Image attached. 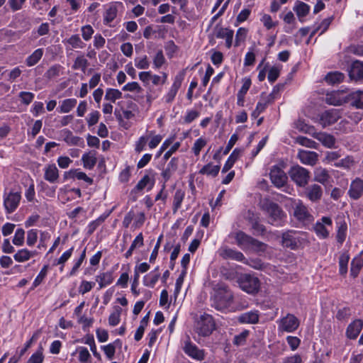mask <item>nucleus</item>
<instances>
[{
    "instance_id": "f257e3e1",
    "label": "nucleus",
    "mask_w": 363,
    "mask_h": 363,
    "mask_svg": "<svg viewBox=\"0 0 363 363\" xmlns=\"http://www.w3.org/2000/svg\"><path fill=\"white\" fill-rule=\"evenodd\" d=\"M214 291L212 306L218 311L228 308L233 300V294L228 286L224 284H218Z\"/></svg>"
},
{
    "instance_id": "f03ea898",
    "label": "nucleus",
    "mask_w": 363,
    "mask_h": 363,
    "mask_svg": "<svg viewBox=\"0 0 363 363\" xmlns=\"http://www.w3.org/2000/svg\"><path fill=\"white\" fill-rule=\"evenodd\" d=\"M262 209L267 214L269 224L275 226L282 225L286 215L277 203L269 200H264L262 203Z\"/></svg>"
},
{
    "instance_id": "7ed1b4c3",
    "label": "nucleus",
    "mask_w": 363,
    "mask_h": 363,
    "mask_svg": "<svg viewBox=\"0 0 363 363\" xmlns=\"http://www.w3.org/2000/svg\"><path fill=\"white\" fill-rule=\"evenodd\" d=\"M238 283L242 290L248 294H255L259 290L260 282L259 279L250 274H242L238 278Z\"/></svg>"
},
{
    "instance_id": "20e7f679",
    "label": "nucleus",
    "mask_w": 363,
    "mask_h": 363,
    "mask_svg": "<svg viewBox=\"0 0 363 363\" xmlns=\"http://www.w3.org/2000/svg\"><path fill=\"white\" fill-rule=\"evenodd\" d=\"M289 174L291 180L298 186L304 187L309 182L310 172L304 167L295 165L291 167Z\"/></svg>"
},
{
    "instance_id": "39448f33",
    "label": "nucleus",
    "mask_w": 363,
    "mask_h": 363,
    "mask_svg": "<svg viewBox=\"0 0 363 363\" xmlns=\"http://www.w3.org/2000/svg\"><path fill=\"white\" fill-rule=\"evenodd\" d=\"M278 329L280 332L293 333L299 327V320L291 313H288L278 322Z\"/></svg>"
},
{
    "instance_id": "423d86ee",
    "label": "nucleus",
    "mask_w": 363,
    "mask_h": 363,
    "mask_svg": "<svg viewBox=\"0 0 363 363\" xmlns=\"http://www.w3.org/2000/svg\"><path fill=\"white\" fill-rule=\"evenodd\" d=\"M340 117V111L332 108L320 113L317 121L323 128H325L335 123Z\"/></svg>"
},
{
    "instance_id": "0eeeda50",
    "label": "nucleus",
    "mask_w": 363,
    "mask_h": 363,
    "mask_svg": "<svg viewBox=\"0 0 363 363\" xmlns=\"http://www.w3.org/2000/svg\"><path fill=\"white\" fill-rule=\"evenodd\" d=\"M215 329V323L213 317L208 314L202 315L197 323V330L199 335L208 336Z\"/></svg>"
},
{
    "instance_id": "6e6552de",
    "label": "nucleus",
    "mask_w": 363,
    "mask_h": 363,
    "mask_svg": "<svg viewBox=\"0 0 363 363\" xmlns=\"http://www.w3.org/2000/svg\"><path fill=\"white\" fill-rule=\"evenodd\" d=\"M272 184L277 188L283 187L288 181V177L284 171L277 166H274L269 173Z\"/></svg>"
},
{
    "instance_id": "1a4fd4ad",
    "label": "nucleus",
    "mask_w": 363,
    "mask_h": 363,
    "mask_svg": "<svg viewBox=\"0 0 363 363\" xmlns=\"http://www.w3.org/2000/svg\"><path fill=\"white\" fill-rule=\"evenodd\" d=\"M325 101L329 105L341 106L349 101V96L344 91H334L325 95Z\"/></svg>"
},
{
    "instance_id": "9d476101",
    "label": "nucleus",
    "mask_w": 363,
    "mask_h": 363,
    "mask_svg": "<svg viewBox=\"0 0 363 363\" xmlns=\"http://www.w3.org/2000/svg\"><path fill=\"white\" fill-rule=\"evenodd\" d=\"M282 245L285 247L296 250L301 245V242L297 236V233L294 230H288L282 234Z\"/></svg>"
},
{
    "instance_id": "9b49d317",
    "label": "nucleus",
    "mask_w": 363,
    "mask_h": 363,
    "mask_svg": "<svg viewBox=\"0 0 363 363\" xmlns=\"http://www.w3.org/2000/svg\"><path fill=\"white\" fill-rule=\"evenodd\" d=\"M21 196L19 192L11 191L5 196L4 205L8 213H13L18 207L21 201Z\"/></svg>"
},
{
    "instance_id": "f8f14e48",
    "label": "nucleus",
    "mask_w": 363,
    "mask_h": 363,
    "mask_svg": "<svg viewBox=\"0 0 363 363\" xmlns=\"http://www.w3.org/2000/svg\"><path fill=\"white\" fill-rule=\"evenodd\" d=\"M184 75L185 70H182L175 77L174 83L170 90L165 96V101L167 103H171L174 100L178 90L182 86V83L184 79Z\"/></svg>"
},
{
    "instance_id": "ddd939ff",
    "label": "nucleus",
    "mask_w": 363,
    "mask_h": 363,
    "mask_svg": "<svg viewBox=\"0 0 363 363\" xmlns=\"http://www.w3.org/2000/svg\"><path fill=\"white\" fill-rule=\"evenodd\" d=\"M213 33L217 38L225 39V45L228 48L231 47L234 35L233 30L216 26Z\"/></svg>"
},
{
    "instance_id": "4468645a",
    "label": "nucleus",
    "mask_w": 363,
    "mask_h": 363,
    "mask_svg": "<svg viewBox=\"0 0 363 363\" xmlns=\"http://www.w3.org/2000/svg\"><path fill=\"white\" fill-rule=\"evenodd\" d=\"M297 157L303 164L314 166L318 161V155L315 152L299 150Z\"/></svg>"
},
{
    "instance_id": "2eb2a0df",
    "label": "nucleus",
    "mask_w": 363,
    "mask_h": 363,
    "mask_svg": "<svg viewBox=\"0 0 363 363\" xmlns=\"http://www.w3.org/2000/svg\"><path fill=\"white\" fill-rule=\"evenodd\" d=\"M184 351L187 355L199 361L203 360L205 357L204 351L199 350L196 345L190 342H185Z\"/></svg>"
},
{
    "instance_id": "dca6fc26",
    "label": "nucleus",
    "mask_w": 363,
    "mask_h": 363,
    "mask_svg": "<svg viewBox=\"0 0 363 363\" xmlns=\"http://www.w3.org/2000/svg\"><path fill=\"white\" fill-rule=\"evenodd\" d=\"M348 194L354 200L359 199L363 194V180L356 178L352 181L348 191Z\"/></svg>"
},
{
    "instance_id": "f3484780",
    "label": "nucleus",
    "mask_w": 363,
    "mask_h": 363,
    "mask_svg": "<svg viewBox=\"0 0 363 363\" xmlns=\"http://www.w3.org/2000/svg\"><path fill=\"white\" fill-rule=\"evenodd\" d=\"M349 75L352 79L356 81L363 79V62L354 61L350 66Z\"/></svg>"
},
{
    "instance_id": "a211bd4d",
    "label": "nucleus",
    "mask_w": 363,
    "mask_h": 363,
    "mask_svg": "<svg viewBox=\"0 0 363 363\" xmlns=\"http://www.w3.org/2000/svg\"><path fill=\"white\" fill-rule=\"evenodd\" d=\"M363 327V321L357 319L351 323L346 330L347 337L350 339H356L361 332Z\"/></svg>"
},
{
    "instance_id": "6ab92c4d",
    "label": "nucleus",
    "mask_w": 363,
    "mask_h": 363,
    "mask_svg": "<svg viewBox=\"0 0 363 363\" xmlns=\"http://www.w3.org/2000/svg\"><path fill=\"white\" fill-rule=\"evenodd\" d=\"M179 165V159L172 157L169 162L167 164L166 168L162 171L161 175L165 184L177 171Z\"/></svg>"
},
{
    "instance_id": "aec40b11",
    "label": "nucleus",
    "mask_w": 363,
    "mask_h": 363,
    "mask_svg": "<svg viewBox=\"0 0 363 363\" xmlns=\"http://www.w3.org/2000/svg\"><path fill=\"white\" fill-rule=\"evenodd\" d=\"M220 255L224 259H231L239 262H242L245 259L241 252L227 247L220 250Z\"/></svg>"
},
{
    "instance_id": "412c9836",
    "label": "nucleus",
    "mask_w": 363,
    "mask_h": 363,
    "mask_svg": "<svg viewBox=\"0 0 363 363\" xmlns=\"http://www.w3.org/2000/svg\"><path fill=\"white\" fill-rule=\"evenodd\" d=\"M305 194L310 201L316 202L320 200L323 195V190L320 186L313 184L306 188Z\"/></svg>"
},
{
    "instance_id": "4be33fe9",
    "label": "nucleus",
    "mask_w": 363,
    "mask_h": 363,
    "mask_svg": "<svg viewBox=\"0 0 363 363\" xmlns=\"http://www.w3.org/2000/svg\"><path fill=\"white\" fill-rule=\"evenodd\" d=\"M294 216L301 221L309 220L311 218L307 207L302 203H298L296 205L294 211Z\"/></svg>"
},
{
    "instance_id": "5701e85b",
    "label": "nucleus",
    "mask_w": 363,
    "mask_h": 363,
    "mask_svg": "<svg viewBox=\"0 0 363 363\" xmlns=\"http://www.w3.org/2000/svg\"><path fill=\"white\" fill-rule=\"evenodd\" d=\"M313 138L319 140L323 145L328 148L333 147L336 140L333 135L323 132L313 134Z\"/></svg>"
},
{
    "instance_id": "b1692460",
    "label": "nucleus",
    "mask_w": 363,
    "mask_h": 363,
    "mask_svg": "<svg viewBox=\"0 0 363 363\" xmlns=\"http://www.w3.org/2000/svg\"><path fill=\"white\" fill-rule=\"evenodd\" d=\"M293 9L296 12L299 21L303 22V18L309 13L310 6L303 1H296Z\"/></svg>"
},
{
    "instance_id": "393cba45",
    "label": "nucleus",
    "mask_w": 363,
    "mask_h": 363,
    "mask_svg": "<svg viewBox=\"0 0 363 363\" xmlns=\"http://www.w3.org/2000/svg\"><path fill=\"white\" fill-rule=\"evenodd\" d=\"M240 323L255 324L259 322V314L257 311H249L242 313L238 318Z\"/></svg>"
},
{
    "instance_id": "a878e982",
    "label": "nucleus",
    "mask_w": 363,
    "mask_h": 363,
    "mask_svg": "<svg viewBox=\"0 0 363 363\" xmlns=\"http://www.w3.org/2000/svg\"><path fill=\"white\" fill-rule=\"evenodd\" d=\"M62 135L64 136V140L66 143L69 145H79L83 146V139L78 136L73 135L72 131L68 129H65L62 131Z\"/></svg>"
},
{
    "instance_id": "bb28decb",
    "label": "nucleus",
    "mask_w": 363,
    "mask_h": 363,
    "mask_svg": "<svg viewBox=\"0 0 363 363\" xmlns=\"http://www.w3.org/2000/svg\"><path fill=\"white\" fill-rule=\"evenodd\" d=\"M44 178L50 183H55L59 178V172L55 164H52L46 167Z\"/></svg>"
},
{
    "instance_id": "cd10ccee",
    "label": "nucleus",
    "mask_w": 363,
    "mask_h": 363,
    "mask_svg": "<svg viewBox=\"0 0 363 363\" xmlns=\"http://www.w3.org/2000/svg\"><path fill=\"white\" fill-rule=\"evenodd\" d=\"M363 267V252L355 257L351 262L350 274L354 278L357 277L360 269Z\"/></svg>"
},
{
    "instance_id": "c85d7f7f",
    "label": "nucleus",
    "mask_w": 363,
    "mask_h": 363,
    "mask_svg": "<svg viewBox=\"0 0 363 363\" xmlns=\"http://www.w3.org/2000/svg\"><path fill=\"white\" fill-rule=\"evenodd\" d=\"M234 238L236 240L237 245L241 247H249L253 238L241 230L237 232Z\"/></svg>"
},
{
    "instance_id": "c756f323",
    "label": "nucleus",
    "mask_w": 363,
    "mask_h": 363,
    "mask_svg": "<svg viewBox=\"0 0 363 363\" xmlns=\"http://www.w3.org/2000/svg\"><path fill=\"white\" fill-rule=\"evenodd\" d=\"M351 105L357 108H363V91H356L348 94Z\"/></svg>"
},
{
    "instance_id": "7c9ffc66",
    "label": "nucleus",
    "mask_w": 363,
    "mask_h": 363,
    "mask_svg": "<svg viewBox=\"0 0 363 363\" xmlns=\"http://www.w3.org/2000/svg\"><path fill=\"white\" fill-rule=\"evenodd\" d=\"M330 178L328 171L323 167H318L314 171V180L325 184Z\"/></svg>"
},
{
    "instance_id": "2f4dec72",
    "label": "nucleus",
    "mask_w": 363,
    "mask_h": 363,
    "mask_svg": "<svg viewBox=\"0 0 363 363\" xmlns=\"http://www.w3.org/2000/svg\"><path fill=\"white\" fill-rule=\"evenodd\" d=\"M220 167L219 165H213L211 162L204 165L199 172V174L211 176L213 177H216L220 171Z\"/></svg>"
},
{
    "instance_id": "473e14b6",
    "label": "nucleus",
    "mask_w": 363,
    "mask_h": 363,
    "mask_svg": "<svg viewBox=\"0 0 363 363\" xmlns=\"http://www.w3.org/2000/svg\"><path fill=\"white\" fill-rule=\"evenodd\" d=\"M64 176L65 179L76 177L77 179L84 180L90 184L93 183V179L89 177L84 172H78L77 169H72L69 172H66Z\"/></svg>"
},
{
    "instance_id": "72a5a7b5",
    "label": "nucleus",
    "mask_w": 363,
    "mask_h": 363,
    "mask_svg": "<svg viewBox=\"0 0 363 363\" xmlns=\"http://www.w3.org/2000/svg\"><path fill=\"white\" fill-rule=\"evenodd\" d=\"M96 281L99 284V288L102 289L111 284L113 281V274L110 272H104L96 277Z\"/></svg>"
},
{
    "instance_id": "f704fd0d",
    "label": "nucleus",
    "mask_w": 363,
    "mask_h": 363,
    "mask_svg": "<svg viewBox=\"0 0 363 363\" xmlns=\"http://www.w3.org/2000/svg\"><path fill=\"white\" fill-rule=\"evenodd\" d=\"M241 152H242L241 150L238 149V148L235 149L233 151V152L228 157V160L226 161L225 164H224V166L222 169L223 173L227 172L228 170H230L232 168V167L233 166L235 161L239 158Z\"/></svg>"
},
{
    "instance_id": "c9c22d12",
    "label": "nucleus",
    "mask_w": 363,
    "mask_h": 363,
    "mask_svg": "<svg viewBox=\"0 0 363 363\" xmlns=\"http://www.w3.org/2000/svg\"><path fill=\"white\" fill-rule=\"evenodd\" d=\"M43 50L41 48L35 50L30 56L26 59V65L28 67H32L36 65L42 58Z\"/></svg>"
},
{
    "instance_id": "e433bc0d",
    "label": "nucleus",
    "mask_w": 363,
    "mask_h": 363,
    "mask_svg": "<svg viewBox=\"0 0 363 363\" xmlns=\"http://www.w3.org/2000/svg\"><path fill=\"white\" fill-rule=\"evenodd\" d=\"M344 77V74L341 72H330L325 77V80L329 84H335L343 81Z\"/></svg>"
},
{
    "instance_id": "4c0bfd02",
    "label": "nucleus",
    "mask_w": 363,
    "mask_h": 363,
    "mask_svg": "<svg viewBox=\"0 0 363 363\" xmlns=\"http://www.w3.org/2000/svg\"><path fill=\"white\" fill-rule=\"evenodd\" d=\"M337 224H338V227H337L338 229H337V232L336 238H337V241L340 244H342L346 238L347 225L345 221L339 222Z\"/></svg>"
},
{
    "instance_id": "58836bf2",
    "label": "nucleus",
    "mask_w": 363,
    "mask_h": 363,
    "mask_svg": "<svg viewBox=\"0 0 363 363\" xmlns=\"http://www.w3.org/2000/svg\"><path fill=\"white\" fill-rule=\"evenodd\" d=\"M31 257H33V252L27 249L18 250L13 256L15 260L18 262L28 261Z\"/></svg>"
},
{
    "instance_id": "ea45409f",
    "label": "nucleus",
    "mask_w": 363,
    "mask_h": 363,
    "mask_svg": "<svg viewBox=\"0 0 363 363\" xmlns=\"http://www.w3.org/2000/svg\"><path fill=\"white\" fill-rule=\"evenodd\" d=\"M350 259V256L347 252L340 255L339 257L340 273L342 275H345L347 272V264Z\"/></svg>"
},
{
    "instance_id": "a19ab883",
    "label": "nucleus",
    "mask_w": 363,
    "mask_h": 363,
    "mask_svg": "<svg viewBox=\"0 0 363 363\" xmlns=\"http://www.w3.org/2000/svg\"><path fill=\"white\" fill-rule=\"evenodd\" d=\"M295 141L301 145L306 146L309 148L317 149L318 146V144L316 142L304 136H298L295 139Z\"/></svg>"
},
{
    "instance_id": "79ce46f5",
    "label": "nucleus",
    "mask_w": 363,
    "mask_h": 363,
    "mask_svg": "<svg viewBox=\"0 0 363 363\" xmlns=\"http://www.w3.org/2000/svg\"><path fill=\"white\" fill-rule=\"evenodd\" d=\"M62 67L60 65H55L51 66L45 73V77L48 79H52L60 76Z\"/></svg>"
},
{
    "instance_id": "37998d69",
    "label": "nucleus",
    "mask_w": 363,
    "mask_h": 363,
    "mask_svg": "<svg viewBox=\"0 0 363 363\" xmlns=\"http://www.w3.org/2000/svg\"><path fill=\"white\" fill-rule=\"evenodd\" d=\"M82 160L83 162L84 167L89 169H93L96 163V157L91 154L83 155Z\"/></svg>"
},
{
    "instance_id": "c03bdc74",
    "label": "nucleus",
    "mask_w": 363,
    "mask_h": 363,
    "mask_svg": "<svg viewBox=\"0 0 363 363\" xmlns=\"http://www.w3.org/2000/svg\"><path fill=\"white\" fill-rule=\"evenodd\" d=\"M122 311V308L119 306L114 308V311L109 315L108 323L111 326L118 325L120 322V316Z\"/></svg>"
},
{
    "instance_id": "a18cd8bd",
    "label": "nucleus",
    "mask_w": 363,
    "mask_h": 363,
    "mask_svg": "<svg viewBox=\"0 0 363 363\" xmlns=\"http://www.w3.org/2000/svg\"><path fill=\"white\" fill-rule=\"evenodd\" d=\"M122 97V93L118 89H108L106 92L105 99L114 103Z\"/></svg>"
},
{
    "instance_id": "49530a36",
    "label": "nucleus",
    "mask_w": 363,
    "mask_h": 363,
    "mask_svg": "<svg viewBox=\"0 0 363 363\" xmlns=\"http://www.w3.org/2000/svg\"><path fill=\"white\" fill-rule=\"evenodd\" d=\"M184 197V193L181 190L178 189L176 191L174 196L173 201V212L176 213L177 210L181 207V204Z\"/></svg>"
},
{
    "instance_id": "de8ad7c7",
    "label": "nucleus",
    "mask_w": 363,
    "mask_h": 363,
    "mask_svg": "<svg viewBox=\"0 0 363 363\" xmlns=\"http://www.w3.org/2000/svg\"><path fill=\"white\" fill-rule=\"evenodd\" d=\"M77 104L75 99H67L62 102L60 111L62 113H69Z\"/></svg>"
},
{
    "instance_id": "09e8293b",
    "label": "nucleus",
    "mask_w": 363,
    "mask_h": 363,
    "mask_svg": "<svg viewBox=\"0 0 363 363\" xmlns=\"http://www.w3.org/2000/svg\"><path fill=\"white\" fill-rule=\"evenodd\" d=\"M88 65V60L86 58H84V56H79L75 59L74 64L72 65V68L74 69H81L83 72H84Z\"/></svg>"
},
{
    "instance_id": "8fccbe9b",
    "label": "nucleus",
    "mask_w": 363,
    "mask_h": 363,
    "mask_svg": "<svg viewBox=\"0 0 363 363\" xmlns=\"http://www.w3.org/2000/svg\"><path fill=\"white\" fill-rule=\"evenodd\" d=\"M67 43L73 48H83L85 45L78 35H72L67 40Z\"/></svg>"
},
{
    "instance_id": "3c124183",
    "label": "nucleus",
    "mask_w": 363,
    "mask_h": 363,
    "mask_svg": "<svg viewBox=\"0 0 363 363\" xmlns=\"http://www.w3.org/2000/svg\"><path fill=\"white\" fill-rule=\"evenodd\" d=\"M117 8L115 6H111L106 11L104 22L109 23L112 22L117 16Z\"/></svg>"
},
{
    "instance_id": "603ef678",
    "label": "nucleus",
    "mask_w": 363,
    "mask_h": 363,
    "mask_svg": "<svg viewBox=\"0 0 363 363\" xmlns=\"http://www.w3.org/2000/svg\"><path fill=\"white\" fill-rule=\"evenodd\" d=\"M25 231L22 228H18L15 233V235L13 239V243L17 246H21L24 242Z\"/></svg>"
},
{
    "instance_id": "864d4df0",
    "label": "nucleus",
    "mask_w": 363,
    "mask_h": 363,
    "mask_svg": "<svg viewBox=\"0 0 363 363\" xmlns=\"http://www.w3.org/2000/svg\"><path fill=\"white\" fill-rule=\"evenodd\" d=\"M160 277V274L159 273H156L153 275L148 274L145 276L143 279L144 285L150 287H154Z\"/></svg>"
},
{
    "instance_id": "5fc2aeb1",
    "label": "nucleus",
    "mask_w": 363,
    "mask_h": 363,
    "mask_svg": "<svg viewBox=\"0 0 363 363\" xmlns=\"http://www.w3.org/2000/svg\"><path fill=\"white\" fill-rule=\"evenodd\" d=\"M43 347H40L38 351L29 358L28 363H43Z\"/></svg>"
},
{
    "instance_id": "6e6d98bb",
    "label": "nucleus",
    "mask_w": 363,
    "mask_h": 363,
    "mask_svg": "<svg viewBox=\"0 0 363 363\" xmlns=\"http://www.w3.org/2000/svg\"><path fill=\"white\" fill-rule=\"evenodd\" d=\"M274 96H272V94H269L267 96V99L264 100L263 101H259L257 104L256 109L259 112L262 113L265 110L267 106L272 104L274 101Z\"/></svg>"
},
{
    "instance_id": "4d7b16f0",
    "label": "nucleus",
    "mask_w": 363,
    "mask_h": 363,
    "mask_svg": "<svg viewBox=\"0 0 363 363\" xmlns=\"http://www.w3.org/2000/svg\"><path fill=\"white\" fill-rule=\"evenodd\" d=\"M247 30L245 28H240L237 30L235 35V46L238 47L240 45L241 42H243L247 36Z\"/></svg>"
},
{
    "instance_id": "13d9d810",
    "label": "nucleus",
    "mask_w": 363,
    "mask_h": 363,
    "mask_svg": "<svg viewBox=\"0 0 363 363\" xmlns=\"http://www.w3.org/2000/svg\"><path fill=\"white\" fill-rule=\"evenodd\" d=\"M314 230L318 235L321 236L323 238H326L329 235V232L323 223L319 222L316 223L314 226Z\"/></svg>"
},
{
    "instance_id": "bf43d9fd",
    "label": "nucleus",
    "mask_w": 363,
    "mask_h": 363,
    "mask_svg": "<svg viewBox=\"0 0 363 363\" xmlns=\"http://www.w3.org/2000/svg\"><path fill=\"white\" fill-rule=\"evenodd\" d=\"M249 335V331L245 330L241 333L235 335L233 340V344L235 345H242L246 342L247 337Z\"/></svg>"
},
{
    "instance_id": "052dcab7",
    "label": "nucleus",
    "mask_w": 363,
    "mask_h": 363,
    "mask_svg": "<svg viewBox=\"0 0 363 363\" xmlns=\"http://www.w3.org/2000/svg\"><path fill=\"white\" fill-rule=\"evenodd\" d=\"M48 265H45L42 269L40 270V273L35 278V279L33 281V287H37L39 286L42 281H43L44 278L46 277L48 270Z\"/></svg>"
},
{
    "instance_id": "680f3d73",
    "label": "nucleus",
    "mask_w": 363,
    "mask_h": 363,
    "mask_svg": "<svg viewBox=\"0 0 363 363\" xmlns=\"http://www.w3.org/2000/svg\"><path fill=\"white\" fill-rule=\"evenodd\" d=\"M206 145V141L205 139L200 138L197 139L194 144V147H192L193 152L195 155H199L200 154V152L201 149Z\"/></svg>"
},
{
    "instance_id": "e2e57ef3",
    "label": "nucleus",
    "mask_w": 363,
    "mask_h": 363,
    "mask_svg": "<svg viewBox=\"0 0 363 363\" xmlns=\"http://www.w3.org/2000/svg\"><path fill=\"white\" fill-rule=\"evenodd\" d=\"M250 246H251L253 250L257 252H264L266 250L267 245L265 243L259 241L258 240H256L253 238Z\"/></svg>"
},
{
    "instance_id": "0e129e2a",
    "label": "nucleus",
    "mask_w": 363,
    "mask_h": 363,
    "mask_svg": "<svg viewBox=\"0 0 363 363\" xmlns=\"http://www.w3.org/2000/svg\"><path fill=\"white\" fill-rule=\"evenodd\" d=\"M94 285H95L94 282L82 281L79 287V292L81 294H84L90 291L92 289V288L94 286Z\"/></svg>"
},
{
    "instance_id": "69168bd1",
    "label": "nucleus",
    "mask_w": 363,
    "mask_h": 363,
    "mask_svg": "<svg viewBox=\"0 0 363 363\" xmlns=\"http://www.w3.org/2000/svg\"><path fill=\"white\" fill-rule=\"evenodd\" d=\"M122 89L123 91H136L138 93H140L143 91V89L140 87L139 84L136 82L128 83L123 87Z\"/></svg>"
},
{
    "instance_id": "338daca9",
    "label": "nucleus",
    "mask_w": 363,
    "mask_h": 363,
    "mask_svg": "<svg viewBox=\"0 0 363 363\" xmlns=\"http://www.w3.org/2000/svg\"><path fill=\"white\" fill-rule=\"evenodd\" d=\"M280 74V69L277 67H272L270 68L268 72V80L273 83L279 77Z\"/></svg>"
},
{
    "instance_id": "774afa93",
    "label": "nucleus",
    "mask_w": 363,
    "mask_h": 363,
    "mask_svg": "<svg viewBox=\"0 0 363 363\" xmlns=\"http://www.w3.org/2000/svg\"><path fill=\"white\" fill-rule=\"evenodd\" d=\"M351 315L350 308L347 307L342 308L340 310H338L336 318L340 320H345L347 319Z\"/></svg>"
}]
</instances>
